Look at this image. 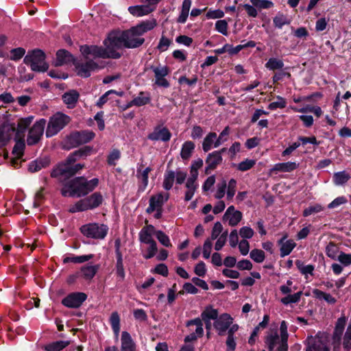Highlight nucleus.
<instances>
[{"instance_id": "f257e3e1", "label": "nucleus", "mask_w": 351, "mask_h": 351, "mask_svg": "<svg viewBox=\"0 0 351 351\" xmlns=\"http://www.w3.org/2000/svg\"><path fill=\"white\" fill-rule=\"evenodd\" d=\"M99 184L97 178L87 180L84 177L75 178L63 186L61 193L64 197H82L93 191Z\"/></svg>"}, {"instance_id": "f03ea898", "label": "nucleus", "mask_w": 351, "mask_h": 351, "mask_svg": "<svg viewBox=\"0 0 351 351\" xmlns=\"http://www.w3.org/2000/svg\"><path fill=\"white\" fill-rule=\"evenodd\" d=\"M33 117H29L19 120L17 129L12 124L5 123L0 128V147L5 146L13 137L24 136V132L32 123Z\"/></svg>"}, {"instance_id": "7ed1b4c3", "label": "nucleus", "mask_w": 351, "mask_h": 351, "mask_svg": "<svg viewBox=\"0 0 351 351\" xmlns=\"http://www.w3.org/2000/svg\"><path fill=\"white\" fill-rule=\"evenodd\" d=\"M23 62L29 66L32 71L36 72H45L49 68V65L45 61V54L40 49L29 51L25 56Z\"/></svg>"}, {"instance_id": "20e7f679", "label": "nucleus", "mask_w": 351, "mask_h": 351, "mask_svg": "<svg viewBox=\"0 0 351 351\" xmlns=\"http://www.w3.org/2000/svg\"><path fill=\"white\" fill-rule=\"evenodd\" d=\"M103 197L100 193L95 192L91 195L82 199L71 205L69 211L71 213L92 210L99 206L103 202Z\"/></svg>"}, {"instance_id": "39448f33", "label": "nucleus", "mask_w": 351, "mask_h": 351, "mask_svg": "<svg viewBox=\"0 0 351 351\" xmlns=\"http://www.w3.org/2000/svg\"><path fill=\"white\" fill-rule=\"evenodd\" d=\"M95 134L90 130L75 131L71 133L64 140V147L70 149L92 141Z\"/></svg>"}, {"instance_id": "423d86ee", "label": "nucleus", "mask_w": 351, "mask_h": 351, "mask_svg": "<svg viewBox=\"0 0 351 351\" xmlns=\"http://www.w3.org/2000/svg\"><path fill=\"white\" fill-rule=\"evenodd\" d=\"M104 43L108 53L113 55V56H110V58L117 59L120 58L121 53L118 52L117 50L125 47L123 32H111L109 34L108 38L104 40Z\"/></svg>"}, {"instance_id": "0eeeda50", "label": "nucleus", "mask_w": 351, "mask_h": 351, "mask_svg": "<svg viewBox=\"0 0 351 351\" xmlns=\"http://www.w3.org/2000/svg\"><path fill=\"white\" fill-rule=\"evenodd\" d=\"M70 121L67 115L58 112L49 120L47 130V137H51L59 132Z\"/></svg>"}, {"instance_id": "6e6552de", "label": "nucleus", "mask_w": 351, "mask_h": 351, "mask_svg": "<svg viewBox=\"0 0 351 351\" xmlns=\"http://www.w3.org/2000/svg\"><path fill=\"white\" fill-rule=\"evenodd\" d=\"M80 230L82 233L88 238L104 239L107 235L108 228L104 224L90 223L82 226Z\"/></svg>"}, {"instance_id": "1a4fd4ad", "label": "nucleus", "mask_w": 351, "mask_h": 351, "mask_svg": "<svg viewBox=\"0 0 351 351\" xmlns=\"http://www.w3.org/2000/svg\"><path fill=\"white\" fill-rule=\"evenodd\" d=\"M77 74L82 77H88L91 72L96 71L105 67L104 62H97L95 60H86L85 62H74Z\"/></svg>"}, {"instance_id": "9d476101", "label": "nucleus", "mask_w": 351, "mask_h": 351, "mask_svg": "<svg viewBox=\"0 0 351 351\" xmlns=\"http://www.w3.org/2000/svg\"><path fill=\"white\" fill-rule=\"evenodd\" d=\"M80 51L85 60H94L96 58H110L113 56L108 53L106 48L97 45H82L80 47Z\"/></svg>"}, {"instance_id": "9b49d317", "label": "nucleus", "mask_w": 351, "mask_h": 351, "mask_svg": "<svg viewBox=\"0 0 351 351\" xmlns=\"http://www.w3.org/2000/svg\"><path fill=\"white\" fill-rule=\"evenodd\" d=\"M287 340L279 336L277 331H271L266 337L265 343L269 351H287Z\"/></svg>"}, {"instance_id": "f8f14e48", "label": "nucleus", "mask_w": 351, "mask_h": 351, "mask_svg": "<svg viewBox=\"0 0 351 351\" xmlns=\"http://www.w3.org/2000/svg\"><path fill=\"white\" fill-rule=\"evenodd\" d=\"M46 125V120L41 119L36 121L30 128L27 138V143L29 145L36 144L41 138Z\"/></svg>"}, {"instance_id": "ddd939ff", "label": "nucleus", "mask_w": 351, "mask_h": 351, "mask_svg": "<svg viewBox=\"0 0 351 351\" xmlns=\"http://www.w3.org/2000/svg\"><path fill=\"white\" fill-rule=\"evenodd\" d=\"M122 32L124 38L125 48H136L142 45L145 42V39L137 34V32L134 30L133 27Z\"/></svg>"}, {"instance_id": "4468645a", "label": "nucleus", "mask_w": 351, "mask_h": 351, "mask_svg": "<svg viewBox=\"0 0 351 351\" xmlns=\"http://www.w3.org/2000/svg\"><path fill=\"white\" fill-rule=\"evenodd\" d=\"M75 161L69 160V155L66 160L58 164L51 173V177L58 178L60 176L69 178L72 176L73 170L71 166Z\"/></svg>"}, {"instance_id": "2eb2a0df", "label": "nucleus", "mask_w": 351, "mask_h": 351, "mask_svg": "<svg viewBox=\"0 0 351 351\" xmlns=\"http://www.w3.org/2000/svg\"><path fill=\"white\" fill-rule=\"evenodd\" d=\"M306 351H330L328 337L326 335L316 336L308 340Z\"/></svg>"}, {"instance_id": "dca6fc26", "label": "nucleus", "mask_w": 351, "mask_h": 351, "mask_svg": "<svg viewBox=\"0 0 351 351\" xmlns=\"http://www.w3.org/2000/svg\"><path fill=\"white\" fill-rule=\"evenodd\" d=\"M87 295L82 292L70 293L62 300V304L68 308H78L86 300Z\"/></svg>"}, {"instance_id": "f3484780", "label": "nucleus", "mask_w": 351, "mask_h": 351, "mask_svg": "<svg viewBox=\"0 0 351 351\" xmlns=\"http://www.w3.org/2000/svg\"><path fill=\"white\" fill-rule=\"evenodd\" d=\"M169 194L168 193H159L152 195L149 199V206L146 212L149 214L155 211L156 209L162 208V205L169 199Z\"/></svg>"}, {"instance_id": "a211bd4d", "label": "nucleus", "mask_w": 351, "mask_h": 351, "mask_svg": "<svg viewBox=\"0 0 351 351\" xmlns=\"http://www.w3.org/2000/svg\"><path fill=\"white\" fill-rule=\"evenodd\" d=\"M226 150L223 148L220 151H215L209 154L206 159V167L205 168V173L209 174L211 171L215 169L221 163V153Z\"/></svg>"}, {"instance_id": "6ab92c4d", "label": "nucleus", "mask_w": 351, "mask_h": 351, "mask_svg": "<svg viewBox=\"0 0 351 351\" xmlns=\"http://www.w3.org/2000/svg\"><path fill=\"white\" fill-rule=\"evenodd\" d=\"M233 319L228 313H223L217 317L214 322V328L217 330L219 335H222L228 329L232 324Z\"/></svg>"}, {"instance_id": "aec40b11", "label": "nucleus", "mask_w": 351, "mask_h": 351, "mask_svg": "<svg viewBox=\"0 0 351 351\" xmlns=\"http://www.w3.org/2000/svg\"><path fill=\"white\" fill-rule=\"evenodd\" d=\"M151 69L155 75V84L159 86L167 88L169 86V83L165 78L169 73V70L167 66H152Z\"/></svg>"}, {"instance_id": "412c9836", "label": "nucleus", "mask_w": 351, "mask_h": 351, "mask_svg": "<svg viewBox=\"0 0 351 351\" xmlns=\"http://www.w3.org/2000/svg\"><path fill=\"white\" fill-rule=\"evenodd\" d=\"M241 212L235 209L234 206H229L226 210L223 219L228 221L230 226H236L242 219Z\"/></svg>"}, {"instance_id": "4be33fe9", "label": "nucleus", "mask_w": 351, "mask_h": 351, "mask_svg": "<svg viewBox=\"0 0 351 351\" xmlns=\"http://www.w3.org/2000/svg\"><path fill=\"white\" fill-rule=\"evenodd\" d=\"M156 230L152 225H147L144 226L139 232L138 237L139 241L142 244L152 243L155 241L153 239V235H156Z\"/></svg>"}, {"instance_id": "5701e85b", "label": "nucleus", "mask_w": 351, "mask_h": 351, "mask_svg": "<svg viewBox=\"0 0 351 351\" xmlns=\"http://www.w3.org/2000/svg\"><path fill=\"white\" fill-rule=\"evenodd\" d=\"M287 234L284 235L279 241L278 245L280 246V256L285 257L289 255L296 246L295 242L292 239H287Z\"/></svg>"}, {"instance_id": "b1692460", "label": "nucleus", "mask_w": 351, "mask_h": 351, "mask_svg": "<svg viewBox=\"0 0 351 351\" xmlns=\"http://www.w3.org/2000/svg\"><path fill=\"white\" fill-rule=\"evenodd\" d=\"M171 138V133L164 127H157L149 134L148 138L152 141H168Z\"/></svg>"}, {"instance_id": "393cba45", "label": "nucleus", "mask_w": 351, "mask_h": 351, "mask_svg": "<svg viewBox=\"0 0 351 351\" xmlns=\"http://www.w3.org/2000/svg\"><path fill=\"white\" fill-rule=\"evenodd\" d=\"M121 350L136 351V344L130 334L127 331H123L121 335Z\"/></svg>"}, {"instance_id": "a878e982", "label": "nucleus", "mask_w": 351, "mask_h": 351, "mask_svg": "<svg viewBox=\"0 0 351 351\" xmlns=\"http://www.w3.org/2000/svg\"><path fill=\"white\" fill-rule=\"evenodd\" d=\"M74 58L71 53L64 49H60L56 53V59L54 62L56 66H61L74 61Z\"/></svg>"}, {"instance_id": "bb28decb", "label": "nucleus", "mask_w": 351, "mask_h": 351, "mask_svg": "<svg viewBox=\"0 0 351 351\" xmlns=\"http://www.w3.org/2000/svg\"><path fill=\"white\" fill-rule=\"evenodd\" d=\"M346 323V319L345 317H341L337 321L335 331L333 333V341L334 343H337L338 346L340 343L341 335L344 330Z\"/></svg>"}, {"instance_id": "cd10ccee", "label": "nucleus", "mask_w": 351, "mask_h": 351, "mask_svg": "<svg viewBox=\"0 0 351 351\" xmlns=\"http://www.w3.org/2000/svg\"><path fill=\"white\" fill-rule=\"evenodd\" d=\"M154 10L149 5H132L128 8V12L134 16H143L149 14Z\"/></svg>"}, {"instance_id": "c85d7f7f", "label": "nucleus", "mask_w": 351, "mask_h": 351, "mask_svg": "<svg viewBox=\"0 0 351 351\" xmlns=\"http://www.w3.org/2000/svg\"><path fill=\"white\" fill-rule=\"evenodd\" d=\"M115 253L117 257V273L120 277L124 278L125 272L123 264L122 254L120 251V241L119 239L115 241Z\"/></svg>"}, {"instance_id": "c756f323", "label": "nucleus", "mask_w": 351, "mask_h": 351, "mask_svg": "<svg viewBox=\"0 0 351 351\" xmlns=\"http://www.w3.org/2000/svg\"><path fill=\"white\" fill-rule=\"evenodd\" d=\"M156 26V21L155 19H151L143 21L136 26L133 27V28L134 30L141 36L145 32L153 29Z\"/></svg>"}, {"instance_id": "7c9ffc66", "label": "nucleus", "mask_w": 351, "mask_h": 351, "mask_svg": "<svg viewBox=\"0 0 351 351\" xmlns=\"http://www.w3.org/2000/svg\"><path fill=\"white\" fill-rule=\"evenodd\" d=\"M93 152V148L86 146L82 149L76 150L69 154L70 161H77L80 159H84L88 156L90 155Z\"/></svg>"}, {"instance_id": "2f4dec72", "label": "nucleus", "mask_w": 351, "mask_h": 351, "mask_svg": "<svg viewBox=\"0 0 351 351\" xmlns=\"http://www.w3.org/2000/svg\"><path fill=\"white\" fill-rule=\"evenodd\" d=\"M186 326L190 328L193 329V332L195 335L202 337L204 335L203 323L199 317L195 318L193 319L189 320Z\"/></svg>"}, {"instance_id": "473e14b6", "label": "nucleus", "mask_w": 351, "mask_h": 351, "mask_svg": "<svg viewBox=\"0 0 351 351\" xmlns=\"http://www.w3.org/2000/svg\"><path fill=\"white\" fill-rule=\"evenodd\" d=\"M350 178L351 176L349 173L346 171H341L334 173L332 181L336 186H343L346 184Z\"/></svg>"}, {"instance_id": "72a5a7b5", "label": "nucleus", "mask_w": 351, "mask_h": 351, "mask_svg": "<svg viewBox=\"0 0 351 351\" xmlns=\"http://www.w3.org/2000/svg\"><path fill=\"white\" fill-rule=\"evenodd\" d=\"M78 98L79 93L75 90H71L62 95L63 101L67 105L68 108H74Z\"/></svg>"}, {"instance_id": "f704fd0d", "label": "nucleus", "mask_w": 351, "mask_h": 351, "mask_svg": "<svg viewBox=\"0 0 351 351\" xmlns=\"http://www.w3.org/2000/svg\"><path fill=\"white\" fill-rule=\"evenodd\" d=\"M298 165L294 162H287L276 164L271 171L291 172L296 169Z\"/></svg>"}, {"instance_id": "c9c22d12", "label": "nucleus", "mask_w": 351, "mask_h": 351, "mask_svg": "<svg viewBox=\"0 0 351 351\" xmlns=\"http://www.w3.org/2000/svg\"><path fill=\"white\" fill-rule=\"evenodd\" d=\"M71 343L70 341H56L46 344L43 349L45 351H61Z\"/></svg>"}, {"instance_id": "e433bc0d", "label": "nucleus", "mask_w": 351, "mask_h": 351, "mask_svg": "<svg viewBox=\"0 0 351 351\" xmlns=\"http://www.w3.org/2000/svg\"><path fill=\"white\" fill-rule=\"evenodd\" d=\"M219 316L218 311L211 306H206L201 313V319L203 321H215Z\"/></svg>"}, {"instance_id": "4c0bfd02", "label": "nucleus", "mask_w": 351, "mask_h": 351, "mask_svg": "<svg viewBox=\"0 0 351 351\" xmlns=\"http://www.w3.org/2000/svg\"><path fill=\"white\" fill-rule=\"evenodd\" d=\"M49 163V160L47 158L36 160L29 164L28 170L32 173L37 172L41 169L48 166Z\"/></svg>"}, {"instance_id": "58836bf2", "label": "nucleus", "mask_w": 351, "mask_h": 351, "mask_svg": "<svg viewBox=\"0 0 351 351\" xmlns=\"http://www.w3.org/2000/svg\"><path fill=\"white\" fill-rule=\"evenodd\" d=\"M313 293L316 298L319 300H324L330 304H334L337 302V300L332 295L321 290L317 289H313Z\"/></svg>"}, {"instance_id": "ea45409f", "label": "nucleus", "mask_w": 351, "mask_h": 351, "mask_svg": "<svg viewBox=\"0 0 351 351\" xmlns=\"http://www.w3.org/2000/svg\"><path fill=\"white\" fill-rule=\"evenodd\" d=\"M217 139V138L216 133H214V132L209 133L204 139V141L202 143L203 150L205 152H207L209 150H210L213 147H215L214 145H215V143Z\"/></svg>"}, {"instance_id": "a19ab883", "label": "nucleus", "mask_w": 351, "mask_h": 351, "mask_svg": "<svg viewBox=\"0 0 351 351\" xmlns=\"http://www.w3.org/2000/svg\"><path fill=\"white\" fill-rule=\"evenodd\" d=\"M195 149V144L192 141H186L182 147L180 156L182 159H189Z\"/></svg>"}, {"instance_id": "79ce46f5", "label": "nucleus", "mask_w": 351, "mask_h": 351, "mask_svg": "<svg viewBox=\"0 0 351 351\" xmlns=\"http://www.w3.org/2000/svg\"><path fill=\"white\" fill-rule=\"evenodd\" d=\"M99 269L98 265H86L81 268L82 276L86 280H91Z\"/></svg>"}, {"instance_id": "37998d69", "label": "nucleus", "mask_w": 351, "mask_h": 351, "mask_svg": "<svg viewBox=\"0 0 351 351\" xmlns=\"http://www.w3.org/2000/svg\"><path fill=\"white\" fill-rule=\"evenodd\" d=\"M274 26L278 29H281L285 25L291 23V19L282 13L278 12L273 19Z\"/></svg>"}, {"instance_id": "c03bdc74", "label": "nucleus", "mask_w": 351, "mask_h": 351, "mask_svg": "<svg viewBox=\"0 0 351 351\" xmlns=\"http://www.w3.org/2000/svg\"><path fill=\"white\" fill-rule=\"evenodd\" d=\"M145 245H147L148 247L145 250L142 249V254L145 259H149L156 255L158 250L157 244L156 241H152Z\"/></svg>"}, {"instance_id": "a18cd8bd", "label": "nucleus", "mask_w": 351, "mask_h": 351, "mask_svg": "<svg viewBox=\"0 0 351 351\" xmlns=\"http://www.w3.org/2000/svg\"><path fill=\"white\" fill-rule=\"evenodd\" d=\"M326 254L332 260H337L339 256L338 246L333 242H330L326 247Z\"/></svg>"}, {"instance_id": "49530a36", "label": "nucleus", "mask_w": 351, "mask_h": 351, "mask_svg": "<svg viewBox=\"0 0 351 351\" xmlns=\"http://www.w3.org/2000/svg\"><path fill=\"white\" fill-rule=\"evenodd\" d=\"M93 258V254L82 255L77 256H68L64 258V263H82Z\"/></svg>"}, {"instance_id": "de8ad7c7", "label": "nucleus", "mask_w": 351, "mask_h": 351, "mask_svg": "<svg viewBox=\"0 0 351 351\" xmlns=\"http://www.w3.org/2000/svg\"><path fill=\"white\" fill-rule=\"evenodd\" d=\"M23 138V136H21V138L16 137V143L12 150V154L18 158L23 155V149L25 146V141Z\"/></svg>"}, {"instance_id": "09e8293b", "label": "nucleus", "mask_w": 351, "mask_h": 351, "mask_svg": "<svg viewBox=\"0 0 351 351\" xmlns=\"http://www.w3.org/2000/svg\"><path fill=\"white\" fill-rule=\"evenodd\" d=\"M152 170L149 167H146L144 170L138 169L137 170V178L142 182L143 185V190L147 187L148 184V174Z\"/></svg>"}, {"instance_id": "8fccbe9b", "label": "nucleus", "mask_w": 351, "mask_h": 351, "mask_svg": "<svg viewBox=\"0 0 351 351\" xmlns=\"http://www.w3.org/2000/svg\"><path fill=\"white\" fill-rule=\"evenodd\" d=\"M302 295V291H298L292 295L288 294L287 296L281 298L280 302L285 305H288L292 303H297L300 301Z\"/></svg>"}, {"instance_id": "3c124183", "label": "nucleus", "mask_w": 351, "mask_h": 351, "mask_svg": "<svg viewBox=\"0 0 351 351\" xmlns=\"http://www.w3.org/2000/svg\"><path fill=\"white\" fill-rule=\"evenodd\" d=\"M175 180V172L169 171L166 173L163 181V187L165 190H170Z\"/></svg>"}, {"instance_id": "603ef678", "label": "nucleus", "mask_w": 351, "mask_h": 351, "mask_svg": "<svg viewBox=\"0 0 351 351\" xmlns=\"http://www.w3.org/2000/svg\"><path fill=\"white\" fill-rule=\"evenodd\" d=\"M265 66L269 70L280 69L284 66V63L280 59L271 58L268 60Z\"/></svg>"}, {"instance_id": "864d4df0", "label": "nucleus", "mask_w": 351, "mask_h": 351, "mask_svg": "<svg viewBox=\"0 0 351 351\" xmlns=\"http://www.w3.org/2000/svg\"><path fill=\"white\" fill-rule=\"evenodd\" d=\"M251 3L258 10L269 9L274 6L271 1L269 0H250Z\"/></svg>"}, {"instance_id": "5fc2aeb1", "label": "nucleus", "mask_w": 351, "mask_h": 351, "mask_svg": "<svg viewBox=\"0 0 351 351\" xmlns=\"http://www.w3.org/2000/svg\"><path fill=\"white\" fill-rule=\"evenodd\" d=\"M250 258L256 263H263L265 258V252L258 249L252 250L250 253Z\"/></svg>"}, {"instance_id": "6e6d98bb", "label": "nucleus", "mask_w": 351, "mask_h": 351, "mask_svg": "<svg viewBox=\"0 0 351 351\" xmlns=\"http://www.w3.org/2000/svg\"><path fill=\"white\" fill-rule=\"evenodd\" d=\"M324 210V207L319 204H315L311 205L308 208H305L303 211V215L308 217L315 213H318Z\"/></svg>"}, {"instance_id": "4d7b16f0", "label": "nucleus", "mask_w": 351, "mask_h": 351, "mask_svg": "<svg viewBox=\"0 0 351 351\" xmlns=\"http://www.w3.org/2000/svg\"><path fill=\"white\" fill-rule=\"evenodd\" d=\"M222 230L223 226L221 223L219 221L216 222L213 227L210 237L207 239H210V242L217 239L222 234Z\"/></svg>"}, {"instance_id": "13d9d810", "label": "nucleus", "mask_w": 351, "mask_h": 351, "mask_svg": "<svg viewBox=\"0 0 351 351\" xmlns=\"http://www.w3.org/2000/svg\"><path fill=\"white\" fill-rule=\"evenodd\" d=\"M156 237L158 241L165 247H171V243L169 237L162 231L157 230L156 232Z\"/></svg>"}, {"instance_id": "bf43d9fd", "label": "nucleus", "mask_w": 351, "mask_h": 351, "mask_svg": "<svg viewBox=\"0 0 351 351\" xmlns=\"http://www.w3.org/2000/svg\"><path fill=\"white\" fill-rule=\"evenodd\" d=\"M295 264L297 267L302 274H313L314 267L312 265H305L302 262L300 261H298Z\"/></svg>"}, {"instance_id": "052dcab7", "label": "nucleus", "mask_w": 351, "mask_h": 351, "mask_svg": "<svg viewBox=\"0 0 351 351\" xmlns=\"http://www.w3.org/2000/svg\"><path fill=\"white\" fill-rule=\"evenodd\" d=\"M227 184L226 180H223L221 183L217 185L216 192L215 193V197L217 199L223 198L226 194V189Z\"/></svg>"}, {"instance_id": "680f3d73", "label": "nucleus", "mask_w": 351, "mask_h": 351, "mask_svg": "<svg viewBox=\"0 0 351 351\" xmlns=\"http://www.w3.org/2000/svg\"><path fill=\"white\" fill-rule=\"evenodd\" d=\"M343 345L345 351H350L351 349V323L348 326L346 332Z\"/></svg>"}, {"instance_id": "e2e57ef3", "label": "nucleus", "mask_w": 351, "mask_h": 351, "mask_svg": "<svg viewBox=\"0 0 351 351\" xmlns=\"http://www.w3.org/2000/svg\"><path fill=\"white\" fill-rule=\"evenodd\" d=\"M256 164V161L252 159H246L238 164L237 169L241 171L250 169Z\"/></svg>"}, {"instance_id": "0e129e2a", "label": "nucleus", "mask_w": 351, "mask_h": 351, "mask_svg": "<svg viewBox=\"0 0 351 351\" xmlns=\"http://www.w3.org/2000/svg\"><path fill=\"white\" fill-rule=\"evenodd\" d=\"M348 202V199L344 196H339L336 197L334 200H332L328 205V208L329 209L336 208L343 204H345Z\"/></svg>"}, {"instance_id": "69168bd1", "label": "nucleus", "mask_w": 351, "mask_h": 351, "mask_svg": "<svg viewBox=\"0 0 351 351\" xmlns=\"http://www.w3.org/2000/svg\"><path fill=\"white\" fill-rule=\"evenodd\" d=\"M216 30L224 36L228 35V23L225 20L217 21L215 23Z\"/></svg>"}, {"instance_id": "338daca9", "label": "nucleus", "mask_w": 351, "mask_h": 351, "mask_svg": "<svg viewBox=\"0 0 351 351\" xmlns=\"http://www.w3.org/2000/svg\"><path fill=\"white\" fill-rule=\"evenodd\" d=\"M227 236L228 231H225L217 239V241L215 245V250L216 251H219L225 245L227 241Z\"/></svg>"}, {"instance_id": "774afa93", "label": "nucleus", "mask_w": 351, "mask_h": 351, "mask_svg": "<svg viewBox=\"0 0 351 351\" xmlns=\"http://www.w3.org/2000/svg\"><path fill=\"white\" fill-rule=\"evenodd\" d=\"M343 266H349L351 265V254H346L343 252H340L339 256L337 258Z\"/></svg>"}]
</instances>
